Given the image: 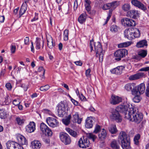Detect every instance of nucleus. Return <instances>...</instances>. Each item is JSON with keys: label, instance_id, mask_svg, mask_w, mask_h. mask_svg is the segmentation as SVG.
Listing matches in <instances>:
<instances>
[{"label": "nucleus", "instance_id": "nucleus-1", "mask_svg": "<svg viewBox=\"0 0 149 149\" xmlns=\"http://www.w3.org/2000/svg\"><path fill=\"white\" fill-rule=\"evenodd\" d=\"M131 110L129 112L125 114V118L130 121L134 122L137 123H139L143 118L142 114L136 113L135 107Z\"/></svg>", "mask_w": 149, "mask_h": 149}, {"label": "nucleus", "instance_id": "nucleus-2", "mask_svg": "<svg viewBox=\"0 0 149 149\" xmlns=\"http://www.w3.org/2000/svg\"><path fill=\"white\" fill-rule=\"evenodd\" d=\"M89 46L91 48V51L93 50V47H94L96 51V54H99V59L100 62H102L103 61V54L102 53V49L101 47V45L99 42L97 43H95L93 41H91L90 42Z\"/></svg>", "mask_w": 149, "mask_h": 149}, {"label": "nucleus", "instance_id": "nucleus-3", "mask_svg": "<svg viewBox=\"0 0 149 149\" xmlns=\"http://www.w3.org/2000/svg\"><path fill=\"white\" fill-rule=\"evenodd\" d=\"M134 106H133L131 103H126V104H123V105L118 106L117 108V109L120 112L124 113L125 116L126 113L131 111V109L134 108Z\"/></svg>", "mask_w": 149, "mask_h": 149}, {"label": "nucleus", "instance_id": "nucleus-4", "mask_svg": "<svg viewBox=\"0 0 149 149\" xmlns=\"http://www.w3.org/2000/svg\"><path fill=\"white\" fill-rule=\"evenodd\" d=\"M145 86L144 83H142L137 86H135L132 91V95H140L143 94L145 91Z\"/></svg>", "mask_w": 149, "mask_h": 149}, {"label": "nucleus", "instance_id": "nucleus-5", "mask_svg": "<svg viewBox=\"0 0 149 149\" xmlns=\"http://www.w3.org/2000/svg\"><path fill=\"white\" fill-rule=\"evenodd\" d=\"M128 54V51L125 49H121L116 51L114 53L116 60L119 61L121 58L124 57Z\"/></svg>", "mask_w": 149, "mask_h": 149}, {"label": "nucleus", "instance_id": "nucleus-6", "mask_svg": "<svg viewBox=\"0 0 149 149\" xmlns=\"http://www.w3.org/2000/svg\"><path fill=\"white\" fill-rule=\"evenodd\" d=\"M59 137L61 141L65 145H69L71 142L70 137L66 133L60 132L59 134Z\"/></svg>", "mask_w": 149, "mask_h": 149}, {"label": "nucleus", "instance_id": "nucleus-7", "mask_svg": "<svg viewBox=\"0 0 149 149\" xmlns=\"http://www.w3.org/2000/svg\"><path fill=\"white\" fill-rule=\"evenodd\" d=\"M40 129L42 133L47 134L49 136H51L52 134V132L50 129L44 123H42L40 125Z\"/></svg>", "mask_w": 149, "mask_h": 149}, {"label": "nucleus", "instance_id": "nucleus-8", "mask_svg": "<svg viewBox=\"0 0 149 149\" xmlns=\"http://www.w3.org/2000/svg\"><path fill=\"white\" fill-rule=\"evenodd\" d=\"M89 142L88 139L84 136L81 138L78 142L79 147L82 148H86L89 146Z\"/></svg>", "mask_w": 149, "mask_h": 149}, {"label": "nucleus", "instance_id": "nucleus-9", "mask_svg": "<svg viewBox=\"0 0 149 149\" xmlns=\"http://www.w3.org/2000/svg\"><path fill=\"white\" fill-rule=\"evenodd\" d=\"M66 103H59L56 107L58 110V114L59 116L61 117L65 110Z\"/></svg>", "mask_w": 149, "mask_h": 149}, {"label": "nucleus", "instance_id": "nucleus-10", "mask_svg": "<svg viewBox=\"0 0 149 149\" xmlns=\"http://www.w3.org/2000/svg\"><path fill=\"white\" fill-rule=\"evenodd\" d=\"M121 23L124 26H135L136 25L135 21L127 18H123L121 20Z\"/></svg>", "mask_w": 149, "mask_h": 149}, {"label": "nucleus", "instance_id": "nucleus-11", "mask_svg": "<svg viewBox=\"0 0 149 149\" xmlns=\"http://www.w3.org/2000/svg\"><path fill=\"white\" fill-rule=\"evenodd\" d=\"M110 117L111 119L115 120L118 122H120L122 120V117L118 110H113L110 116Z\"/></svg>", "mask_w": 149, "mask_h": 149}, {"label": "nucleus", "instance_id": "nucleus-12", "mask_svg": "<svg viewBox=\"0 0 149 149\" xmlns=\"http://www.w3.org/2000/svg\"><path fill=\"white\" fill-rule=\"evenodd\" d=\"M46 121L50 126L55 127L58 125V122L57 120L52 117H48L46 119Z\"/></svg>", "mask_w": 149, "mask_h": 149}, {"label": "nucleus", "instance_id": "nucleus-13", "mask_svg": "<svg viewBox=\"0 0 149 149\" xmlns=\"http://www.w3.org/2000/svg\"><path fill=\"white\" fill-rule=\"evenodd\" d=\"M112 102H127V100L126 97L122 98L115 95H112L111 97Z\"/></svg>", "mask_w": 149, "mask_h": 149}, {"label": "nucleus", "instance_id": "nucleus-14", "mask_svg": "<svg viewBox=\"0 0 149 149\" xmlns=\"http://www.w3.org/2000/svg\"><path fill=\"white\" fill-rule=\"evenodd\" d=\"M133 31V28L126 29L124 32L125 37L129 40L133 39L134 37L132 33Z\"/></svg>", "mask_w": 149, "mask_h": 149}, {"label": "nucleus", "instance_id": "nucleus-15", "mask_svg": "<svg viewBox=\"0 0 149 149\" xmlns=\"http://www.w3.org/2000/svg\"><path fill=\"white\" fill-rule=\"evenodd\" d=\"M16 138L19 144L22 145H26L27 144V140L23 136L20 134H17L16 135Z\"/></svg>", "mask_w": 149, "mask_h": 149}, {"label": "nucleus", "instance_id": "nucleus-16", "mask_svg": "<svg viewBox=\"0 0 149 149\" xmlns=\"http://www.w3.org/2000/svg\"><path fill=\"white\" fill-rule=\"evenodd\" d=\"M118 140L121 141L130 139L129 136L127 135L125 132L122 131L119 133L118 136Z\"/></svg>", "mask_w": 149, "mask_h": 149}, {"label": "nucleus", "instance_id": "nucleus-17", "mask_svg": "<svg viewBox=\"0 0 149 149\" xmlns=\"http://www.w3.org/2000/svg\"><path fill=\"white\" fill-rule=\"evenodd\" d=\"M36 129V124L33 122H31L26 127V132L29 133L33 132Z\"/></svg>", "mask_w": 149, "mask_h": 149}, {"label": "nucleus", "instance_id": "nucleus-18", "mask_svg": "<svg viewBox=\"0 0 149 149\" xmlns=\"http://www.w3.org/2000/svg\"><path fill=\"white\" fill-rule=\"evenodd\" d=\"M125 67L123 66H120L116 68L111 69L110 71L112 73L117 74H120L122 73Z\"/></svg>", "mask_w": 149, "mask_h": 149}, {"label": "nucleus", "instance_id": "nucleus-19", "mask_svg": "<svg viewBox=\"0 0 149 149\" xmlns=\"http://www.w3.org/2000/svg\"><path fill=\"white\" fill-rule=\"evenodd\" d=\"M132 4L134 6L143 10H146L145 6L140 1L137 0H132L131 1Z\"/></svg>", "mask_w": 149, "mask_h": 149}, {"label": "nucleus", "instance_id": "nucleus-20", "mask_svg": "<svg viewBox=\"0 0 149 149\" xmlns=\"http://www.w3.org/2000/svg\"><path fill=\"white\" fill-rule=\"evenodd\" d=\"M94 118L92 116L88 117L86 120L85 126L86 127L90 128L92 127L93 125Z\"/></svg>", "mask_w": 149, "mask_h": 149}, {"label": "nucleus", "instance_id": "nucleus-21", "mask_svg": "<svg viewBox=\"0 0 149 149\" xmlns=\"http://www.w3.org/2000/svg\"><path fill=\"white\" fill-rule=\"evenodd\" d=\"M144 74L143 72H139L137 74L130 76L129 79L130 80H134L139 79L143 77Z\"/></svg>", "mask_w": 149, "mask_h": 149}, {"label": "nucleus", "instance_id": "nucleus-22", "mask_svg": "<svg viewBox=\"0 0 149 149\" xmlns=\"http://www.w3.org/2000/svg\"><path fill=\"white\" fill-rule=\"evenodd\" d=\"M121 146L123 149H131L130 140L121 141Z\"/></svg>", "mask_w": 149, "mask_h": 149}, {"label": "nucleus", "instance_id": "nucleus-23", "mask_svg": "<svg viewBox=\"0 0 149 149\" xmlns=\"http://www.w3.org/2000/svg\"><path fill=\"white\" fill-rule=\"evenodd\" d=\"M47 45L50 49L52 48L55 46V44L53 42L52 37L51 36L48 35L46 36Z\"/></svg>", "mask_w": 149, "mask_h": 149}, {"label": "nucleus", "instance_id": "nucleus-24", "mask_svg": "<svg viewBox=\"0 0 149 149\" xmlns=\"http://www.w3.org/2000/svg\"><path fill=\"white\" fill-rule=\"evenodd\" d=\"M32 148L33 149H39L41 146V143L39 141L34 140L31 143Z\"/></svg>", "mask_w": 149, "mask_h": 149}, {"label": "nucleus", "instance_id": "nucleus-25", "mask_svg": "<svg viewBox=\"0 0 149 149\" xmlns=\"http://www.w3.org/2000/svg\"><path fill=\"white\" fill-rule=\"evenodd\" d=\"M147 46V42L146 40L139 41L136 43V47L138 48L144 47H146Z\"/></svg>", "mask_w": 149, "mask_h": 149}, {"label": "nucleus", "instance_id": "nucleus-26", "mask_svg": "<svg viewBox=\"0 0 149 149\" xmlns=\"http://www.w3.org/2000/svg\"><path fill=\"white\" fill-rule=\"evenodd\" d=\"M107 136V133L106 130L103 129L98 134V138L100 140H103L106 138Z\"/></svg>", "mask_w": 149, "mask_h": 149}, {"label": "nucleus", "instance_id": "nucleus-27", "mask_svg": "<svg viewBox=\"0 0 149 149\" xmlns=\"http://www.w3.org/2000/svg\"><path fill=\"white\" fill-rule=\"evenodd\" d=\"M17 145V143L11 141H8L6 143L8 149H14Z\"/></svg>", "mask_w": 149, "mask_h": 149}, {"label": "nucleus", "instance_id": "nucleus-28", "mask_svg": "<svg viewBox=\"0 0 149 149\" xmlns=\"http://www.w3.org/2000/svg\"><path fill=\"white\" fill-rule=\"evenodd\" d=\"M82 120L81 118H79V114L78 113L76 112L73 115L72 117V121L74 123H77L78 124H80Z\"/></svg>", "mask_w": 149, "mask_h": 149}, {"label": "nucleus", "instance_id": "nucleus-29", "mask_svg": "<svg viewBox=\"0 0 149 149\" xmlns=\"http://www.w3.org/2000/svg\"><path fill=\"white\" fill-rule=\"evenodd\" d=\"M87 18V15L86 13L81 14L78 18L79 22L81 24H82L84 22Z\"/></svg>", "mask_w": 149, "mask_h": 149}, {"label": "nucleus", "instance_id": "nucleus-30", "mask_svg": "<svg viewBox=\"0 0 149 149\" xmlns=\"http://www.w3.org/2000/svg\"><path fill=\"white\" fill-rule=\"evenodd\" d=\"M108 130L109 132L112 134H116L118 131L116 126L114 124L111 125L109 127Z\"/></svg>", "mask_w": 149, "mask_h": 149}, {"label": "nucleus", "instance_id": "nucleus-31", "mask_svg": "<svg viewBox=\"0 0 149 149\" xmlns=\"http://www.w3.org/2000/svg\"><path fill=\"white\" fill-rule=\"evenodd\" d=\"M65 130L72 136L74 137H76L77 136L78 134L76 131L72 130L69 128H66Z\"/></svg>", "mask_w": 149, "mask_h": 149}, {"label": "nucleus", "instance_id": "nucleus-32", "mask_svg": "<svg viewBox=\"0 0 149 149\" xmlns=\"http://www.w3.org/2000/svg\"><path fill=\"white\" fill-rule=\"evenodd\" d=\"M133 31H134L132 32L133 35L134 36L133 39L135 38L139 37L140 36V32L139 29L136 28H133Z\"/></svg>", "mask_w": 149, "mask_h": 149}, {"label": "nucleus", "instance_id": "nucleus-33", "mask_svg": "<svg viewBox=\"0 0 149 149\" xmlns=\"http://www.w3.org/2000/svg\"><path fill=\"white\" fill-rule=\"evenodd\" d=\"M135 84L134 83H128L125 85V88L127 91H132V89L135 88Z\"/></svg>", "mask_w": 149, "mask_h": 149}, {"label": "nucleus", "instance_id": "nucleus-34", "mask_svg": "<svg viewBox=\"0 0 149 149\" xmlns=\"http://www.w3.org/2000/svg\"><path fill=\"white\" fill-rule=\"evenodd\" d=\"M85 6L86 9L88 12L89 13L91 9L90 5L91 3V2L90 0H85Z\"/></svg>", "mask_w": 149, "mask_h": 149}, {"label": "nucleus", "instance_id": "nucleus-35", "mask_svg": "<svg viewBox=\"0 0 149 149\" xmlns=\"http://www.w3.org/2000/svg\"><path fill=\"white\" fill-rule=\"evenodd\" d=\"M131 42H127L120 43L118 45V47L119 48L126 47L132 44Z\"/></svg>", "mask_w": 149, "mask_h": 149}, {"label": "nucleus", "instance_id": "nucleus-36", "mask_svg": "<svg viewBox=\"0 0 149 149\" xmlns=\"http://www.w3.org/2000/svg\"><path fill=\"white\" fill-rule=\"evenodd\" d=\"M15 121L19 125H22L24 123L25 120L22 117H17L15 119Z\"/></svg>", "mask_w": 149, "mask_h": 149}, {"label": "nucleus", "instance_id": "nucleus-37", "mask_svg": "<svg viewBox=\"0 0 149 149\" xmlns=\"http://www.w3.org/2000/svg\"><path fill=\"white\" fill-rule=\"evenodd\" d=\"M110 145L111 147L113 149H116L119 147L117 145V141L115 139L112 141Z\"/></svg>", "mask_w": 149, "mask_h": 149}, {"label": "nucleus", "instance_id": "nucleus-38", "mask_svg": "<svg viewBox=\"0 0 149 149\" xmlns=\"http://www.w3.org/2000/svg\"><path fill=\"white\" fill-rule=\"evenodd\" d=\"M130 16L133 18H135L139 16L138 11L136 10H132L130 11Z\"/></svg>", "mask_w": 149, "mask_h": 149}, {"label": "nucleus", "instance_id": "nucleus-39", "mask_svg": "<svg viewBox=\"0 0 149 149\" xmlns=\"http://www.w3.org/2000/svg\"><path fill=\"white\" fill-rule=\"evenodd\" d=\"M41 41V40L40 38H36L35 44L36 45V48L37 50L40 49L41 48L40 43Z\"/></svg>", "mask_w": 149, "mask_h": 149}, {"label": "nucleus", "instance_id": "nucleus-40", "mask_svg": "<svg viewBox=\"0 0 149 149\" xmlns=\"http://www.w3.org/2000/svg\"><path fill=\"white\" fill-rule=\"evenodd\" d=\"M147 54V51L146 50H143L139 51L138 53V55L141 57L143 58L146 56Z\"/></svg>", "mask_w": 149, "mask_h": 149}, {"label": "nucleus", "instance_id": "nucleus-41", "mask_svg": "<svg viewBox=\"0 0 149 149\" xmlns=\"http://www.w3.org/2000/svg\"><path fill=\"white\" fill-rule=\"evenodd\" d=\"M71 118V115H69L66 118L63 119L62 121L63 123L65 125H68L70 123V119Z\"/></svg>", "mask_w": 149, "mask_h": 149}, {"label": "nucleus", "instance_id": "nucleus-42", "mask_svg": "<svg viewBox=\"0 0 149 149\" xmlns=\"http://www.w3.org/2000/svg\"><path fill=\"white\" fill-rule=\"evenodd\" d=\"M27 7L25 5H22L19 11V14L20 17L25 12L27 9Z\"/></svg>", "mask_w": 149, "mask_h": 149}, {"label": "nucleus", "instance_id": "nucleus-43", "mask_svg": "<svg viewBox=\"0 0 149 149\" xmlns=\"http://www.w3.org/2000/svg\"><path fill=\"white\" fill-rule=\"evenodd\" d=\"M87 137L89 139L92 140L93 141H94L97 138V136L93 134L92 133H88L86 134Z\"/></svg>", "mask_w": 149, "mask_h": 149}, {"label": "nucleus", "instance_id": "nucleus-44", "mask_svg": "<svg viewBox=\"0 0 149 149\" xmlns=\"http://www.w3.org/2000/svg\"><path fill=\"white\" fill-rule=\"evenodd\" d=\"M111 5V8L114 9L119 5L118 1H114L110 3Z\"/></svg>", "mask_w": 149, "mask_h": 149}, {"label": "nucleus", "instance_id": "nucleus-45", "mask_svg": "<svg viewBox=\"0 0 149 149\" xmlns=\"http://www.w3.org/2000/svg\"><path fill=\"white\" fill-rule=\"evenodd\" d=\"M7 114L5 110H0V118L1 119H4L6 117Z\"/></svg>", "mask_w": 149, "mask_h": 149}, {"label": "nucleus", "instance_id": "nucleus-46", "mask_svg": "<svg viewBox=\"0 0 149 149\" xmlns=\"http://www.w3.org/2000/svg\"><path fill=\"white\" fill-rule=\"evenodd\" d=\"M130 5L128 3L125 4L122 7L123 10L125 11H127L130 9Z\"/></svg>", "mask_w": 149, "mask_h": 149}, {"label": "nucleus", "instance_id": "nucleus-47", "mask_svg": "<svg viewBox=\"0 0 149 149\" xmlns=\"http://www.w3.org/2000/svg\"><path fill=\"white\" fill-rule=\"evenodd\" d=\"M69 31L68 30H65L64 32V40H67L68 39Z\"/></svg>", "mask_w": 149, "mask_h": 149}, {"label": "nucleus", "instance_id": "nucleus-48", "mask_svg": "<svg viewBox=\"0 0 149 149\" xmlns=\"http://www.w3.org/2000/svg\"><path fill=\"white\" fill-rule=\"evenodd\" d=\"M110 30L113 33H116L118 31V27L116 25H112L110 28Z\"/></svg>", "mask_w": 149, "mask_h": 149}, {"label": "nucleus", "instance_id": "nucleus-49", "mask_svg": "<svg viewBox=\"0 0 149 149\" xmlns=\"http://www.w3.org/2000/svg\"><path fill=\"white\" fill-rule=\"evenodd\" d=\"M133 95L135 96L133 99V100L134 102H139L140 101L141 99L139 96V95Z\"/></svg>", "mask_w": 149, "mask_h": 149}, {"label": "nucleus", "instance_id": "nucleus-50", "mask_svg": "<svg viewBox=\"0 0 149 149\" xmlns=\"http://www.w3.org/2000/svg\"><path fill=\"white\" fill-rule=\"evenodd\" d=\"M140 136L139 134H137L135 136L134 139V143L136 145H138L139 143V140L140 139Z\"/></svg>", "mask_w": 149, "mask_h": 149}, {"label": "nucleus", "instance_id": "nucleus-51", "mask_svg": "<svg viewBox=\"0 0 149 149\" xmlns=\"http://www.w3.org/2000/svg\"><path fill=\"white\" fill-rule=\"evenodd\" d=\"M49 86L47 85L40 87V89L42 91H46L49 89Z\"/></svg>", "mask_w": 149, "mask_h": 149}, {"label": "nucleus", "instance_id": "nucleus-52", "mask_svg": "<svg viewBox=\"0 0 149 149\" xmlns=\"http://www.w3.org/2000/svg\"><path fill=\"white\" fill-rule=\"evenodd\" d=\"M100 129L101 128L100 125H96L93 131V132L97 134L100 131Z\"/></svg>", "mask_w": 149, "mask_h": 149}, {"label": "nucleus", "instance_id": "nucleus-53", "mask_svg": "<svg viewBox=\"0 0 149 149\" xmlns=\"http://www.w3.org/2000/svg\"><path fill=\"white\" fill-rule=\"evenodd\" d=\"M111 8V5L110 3L104 4L102 7V9L104 10H107Z\"/></svg>", "mask_w": 149, "mask_h": 149}, {"label": "nucleus", "instance_id": "nucleus-54", "mask_svg": "<svg viewBox=\"0 0 149 149\" xmlns=\"http://www.w3.org/2000/svg\"><path fill=\"white\" fill-rule=\"evenodd\" d=\"M16 49V47L14 45H11L10 46V50L12 53H15Z\"/></svg>", "mask_w": 149, "mask_h": 149}, {"label": "nucleus", "instance_id": "nucleus-55", "mask_svg": "<svg viewBox=\"0 0 149 149\" xmlns=\"http://www.w3.org/2000/svg\"><path fill=\"white\" fill-rule=\"evenodd\" d=\"M79 97L80 99L82 101L85 102L86 101V98L82 94H81L79 95Z\"/></svg>", "mask_w": 149, "mask_h": 149}, {"label": "nucleus", "instance_id": "nucleus-56", "mask_svg": "<svg viewBox=\"0 0 149 149\" xmlns=\"http://www.w3.org/2000/svg\"><path fill=\"white\" fill-rule=\"evenodd\" d=\"M112 15V11L110 10L109 13L108 14V16L107 17L106 20L105 22V24H106L109 19L111 15Z\"/></svg>", "mask_w": 149, "mask_h": 149}, {"label": "nucleus", "instance_id": "nucleus-57", "mask_svg": "<svg viewBox=\"0 0 149 149\" xmlns=\"http://www.w3.org/2000/svg\"><path fill=\"white\" fill-rule=\"evenodd\" d=\"M21 87L23 88L24 90L25 91H26L27 90V85L25 84H22L21 85Z\"/></svg>", "mask_w": 149, "mask_h": 149}, {"label": "nucleus", "instance_id": "nucleus-58", "mask_svg": "<svg viewBox=\"0 0 149 149\" xmlns=\"http://www.w3.org/2000/svg\"><path fill=\"white\" fill-rule=\"evenodd\" d=\"M24 44L26 45H29V38L28 37H26L24 39Z\"/></svg>", "mask_w": 149, "mask_h": 149}, {"label": "nucleus", "instance_id": "nucleus-59", "mask_svg": "<svg viewBox=\"0 0 149 149\" xmlns=\"http://www.w3.org/2000/svg\"><path fill=\"white\" fill-rule=\"evenodd\" d=\"M78 5L77 3V0H75L74 2V10H77L78 8Z\"/></svg>", "mask_w": 149, "mask_h": 149}, {"label": "nucleus", "instance_id": "nucleus-60", "mask_svg": "<svg viewBox=\"0 0 149 149\" xmlns=\"http://www.w3.org/2000/svg\"><path fill=\"white\" fill-rule=\"evenodd\" d=\"M6 88L9 90H10L12 88V86L10 83H7L6 84Z\"/></svg>", "mask_w": 149, "mask_h": 149}, {"label": "nucleus", "instance_id": "nucleus-61", "mask_svg": "<svg viewBox=\"0 0 149 149\" xmlns=\"http://www.w3.org/2000/svg\"><path fill=\"white\" fill-rule=\"evenodd\" d=\"M38 71L39 72H42L43 76H44L45 73V70L42 67H40L39 68H38Z\"/></svg>", "mask_w": 149, "mask_h": 149}, {"label": "nucleus", "instance_id": "nucleus-62", "mask_svg": "<svg viewBox=\"0 0 149 149\" xmlns=\"http://www.w3.org/2000/svg\"><path fill=\"white\" fill-rule=\"evenodd\" d=\"M38 19V14L36 13H35V16L31 20V22H33V21L37 20Z\"/></svg>", "mask_w": 149, "mask_h": 149}, {"label": "nucleus", "instance_id": "nucleus-63", "mask_svg": "<svg viewBox=\"0 0 149 149\" xmlns=\"http://www.w3.org/2000/svg\"><path fill=\"white\" fill-rule=\"evenodd\" d=\"M148 70H149V67L143 68L139 70V71H147Z\"/></svg>", "mask_w": 149, "mask_h": 149}, {"label": "nucleus", "instance_id": "nucleus-64", "mask_svg": "<svg viewBox=\"0 0 149 149\" xmlns=\"http://www.w3.org/2000/svg\"><path fill=\"white\" fill-rule=\"evenodd\" d=\"M146 96L149 97V84L147 87L146 90Z\"/></svg>", "mask_w": 149, "mask_h": 149}]
</instances>
